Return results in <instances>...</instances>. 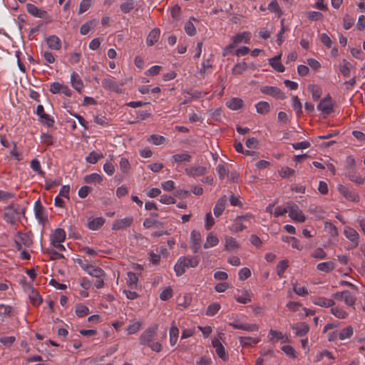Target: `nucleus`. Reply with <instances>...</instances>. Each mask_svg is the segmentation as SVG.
<instances>
[{
  "label": "nucleus",
  "instance_id": "obj_1",
  "mask_svg": "<svg viewBox=\"0 0 365 365\" xmlns=\"http://www.w3.org/2000/svg\"><path fill=\"white\" fill-rule=\"evenodd\" d=\"M200 262L197 256H182L174 266V270L177 276H182L187 268L196 267Z\"/></svg>",
  "mask_w": 365,
  "mask_h": 365
},
{
  "label": "nucleus",
  "instance_id": "obj_2",
  "mask_svg": "<svg viewBox=\"0 0 365 365\" xmlns=\"http://www.w3.org/2000/svg\"><path fill=\"white\" fill-rule=\"evenodd\" d=\"M24 213V207L19 205L11 204L4 208V219L6 222L15 225Z\"/></svg>",
  "mask_w": 365,
  "mask_h": 365
},
{
  "label": "nucleus",
  "instance_id": "obj_3",
  "mask_svg": "<svg viewBox=\"0 0 365 365\" xmlns=\"http://www.w3.org/2000/svg\"><path fill=\"white\" fill-rule=\"evenodd\" d=\"M252 219V215L247 214L245 215L237 216L230 227V230L233 232L242 231L248 227Z\"/></svg>",
  "mask_w": 365,
  "mask_h": 365
},
{
  "label": "nucleus",
  "instance_id": "obj_4",
  "mask_svg": "<svg viewBox=\"0 0 365 365\" xmlns=\"http://www.w3.org/2000/svg\"><path fill=\"white\" fill-rule=\"evenodd\" d=\"M289 216L294 222H304L307 217L299 206L293 202L288 203Z\"/></svg>",
  "mask_w": 365,
  "mask_h": 365
},
{
  "label": "nucleus",
  "instance_id": "obj_5",
  "mask_svg": "<svg viewBox=\"0 0 365 365\" xmlns=\"http://www.w3.org/2000/svg\"><path fill=\"white\" fill-rule=\"evenodd\" d=\"M14 242L16 248L18 250H21L23 246L29 247L33 244V240L31 235L28 233L17 232L14 237Z\"/></svg>",
  "mask_w": 365,
  "mask_h": 365
},
{
  "label": "nucleus",
  "instance_id": "obj_6",
  "mask_svg": "<svg viewBox=\"0 0 365 365\" xmlns=\"http://www.w3.org/2000/svg\"><path fill=\"white\" fill-rule=\"evenodd\" d=\"M317 108L324 117L329 115L334 110V103L331 97L329 95L325 96L320 101Z\"/></svg>",
  "mask_w": 365,
  "mask_h": 365
},
{
  "label": "nucleus",
  "instance_id": "obj_7",
  "mask_svg": "<svg viewBox=\"0 0 365 365\" xmlns=\"http://www.w3.org/2000/svg\"><path fill=\"white\" fill-rule=\"evenodd\" d=\"M26 10L29 14L34 17L46 19V22L51 23L52 21L51 18L48 15V13L45 10H42L38 8L33 4L29 3L26 4Z\"/></svg>",
  "mask_w": 365,
  "mask_h": 365
},
{
  "label": "nucleus",
  "instance_id": "obj_8",
  "mask_svg": "<svg viewBox=\"0 0 365 365\" xmlns=\"http://www.w3.org/2000/svg\"><path fill=\"white\" fill-rule=\"evenodd\" d=\"M344 235L350 242L351 248H356L359 245V235L354 228L346 226L344 229Z\"/></svg>",
  "mask_w": 365,
  "mask_h": 365
},
{
  "label": "nucleus",
  "instance_id": "obj_9",
  "mask_svg": "<svg viewBox=\"0 0 365 365\" xmlns=\"http://www.w3.org/2000/svg\"><path fill=\"white\" fill-rule=\"evenodd\" d=\"M158 325L155 324L145 330L139 338L141 344L148 345L157 333Z\"/></svg>",
  "mask_w": 365,
  "mask_h": 365
},
{
  "label": "nucleus",
  "instance_id": "obj_10",
  "mask_svg": "<svg viewBox=\"0 0 365 365\" xmlns=\"http://www.w3.org/2000/svg\"><path fill=\"white\" fill-rule=\"evenodd\" d=\"M102 86L108 91L121 93L123 84H119L113 78H108L102 80Z\"/></svg>",
  "mask_w": 365,
  "mask_h": 365
},
{
  "label": "nucleus",
  "instance_id": "obj_11",
  "mask_svg": "<svg viewBox=\"0 0 365 365\" xmlns=\"http://www.w3.org/2000/svg\"><path fill=\"white\" fill-rule=\"evenodd\" d=\"M133 222V218L131 216L126 217L123 219L115 220L112 225L113 230H124L129 227Z\"/></svg>",
  "mask_w": 365,
  "mask_h": 365
},
{
  "label": "nucleus",
  "instance_id": "obj_12",
  "mask_svg": "<svg viewBox=\"0 0 365 365\" xmlns=\"http://www.w3.org/2000/svg\"><path fill=\"white\" fill-rule=\"evenodd\" d=\"M229 325L236 329H242L248 332L257 331L259 326L256 324L241 323L239 322H233L229 323Z\"/></svg>",
  "mask_w": 365,
  "mask_h": 365
},
{
  "label": "nucleus",
  "instance_id": "obj_13",
  "mask_svg": "<svg viewBox=\"0 0 365 365\" xmlns=\"http://www.w3.org/2000/svg\"><path fill=\"white\" fill-rule=\"evenodd\" d=\"M260 91L269 96H271L277 99H284L285 98L282 91L277 87L274 86H262Z\"/></svg>",
  "mask_w": 365,
  "mask_h": 365
},
{
  "label": "nucleus",
  "instance_id": "obj_14",
  "mask_svg": "<svg viewBox=\"0 0 365 365\" xmlns=\"http://www.w3.org/2000/svg\"><path fill=\"white\" fill-rule=\"evenodd\" d=\"M34 213L38 222L43 225L47 221V215L45 209L39 200L36 201L34 205Z\"/></svg>",
  "mask_w": 365,
  "mask_h": 365
},
{
  "label": "nucleus",
  "instance_id": "obj_15",
  "mask_svg": "<svg viewBox=\"0 0 365 365\" xmlns=\"http://www.w3.org/2000/svg\"><path fill=\"white\" fill-rule=\"evenodd\" d=\"M251 38V34L249 31H243L232 36L231 47H236L241 43H248Z\"/></svg>",
  "mask_w": 365,
  "mask_h": 365
},
{
  "label": "nucleus",
  "instance_id": "obj_16",
  "mask_svg": "<svg viewBox=\"0 0 365 365\" xmlns=\"http://www.w3.org/2000/svg\"><path fill=\"white\" fill-rule=\"evenodd\" d=\"M212 344L215 349V352L217 356L223 361H227L229 359L228 354L225 351V349L218 339H214L212 341Z\"/></svg>",
  "mask_w": 365,
  "mask_h": 365
},
{
  "label": "nucleus",
  "instance_id": "obj_17",
  "mask_svg": "<svg viewBox=\"0 0 365 365\" xmlns=\"http://www.w3.org/2000/svg\"><path fill=\"white\" fill-rule=\"evenodd\" d=\"M46 42L49 48L55 51L61 49L62 43L61 40L56 35H51L46 38Z\"/></svg>",
  "mask_w": 365,
  "mask_h": 365
},
{
  "label": "nucleus",
  "instance_id": "obj_18",
  "mask_svg": "<svg viewBox=\"0 0 365 365\" xmlns=\"http://www.w3.org/2000/svg\"><path fill=\"white\" fill-rule=\"evenodd\" d=\"M227 200V197L224 195L221 197L216 202L213 209V212L216 217H219L223 213L226 207Z\"/></svg>",
  "mask_w": 365,
  "mask_h": 365
},
{
  "label": "nucleus",
  "instance_id": "obj_19",
  "mask_svg": "<svg viewBox=\"0 0 365 365\" xmlns=\"http://www.w3.org/2000/svg\"><path fill=\"white\" fill-rule=\"evenodd\" d=\"M207 172V168L204 166H192L185 169L187 175L192 177H199L205 175Z\"/></svg>",
  "mask_w": 365,
  "mask_h": 365
},
{
  "label": "nucleus",
  "instance_id": "obj_20",
  "mask_svg": "<svg viewBox=\"0 0 365 365\" xmlns=\"http://www.w3.org/2000/svg\"><path fill=\"white\" fill-rule=\"evenodd\" d=\"M292 329L295 331L298 336H305L309 330V327L304 322H300L292 326Z\"/></svg>",
  "mask_w": 365,
  "mask_h": 365
},
{
  "label": "nucleus",
  "instance_id": "obj_21",
  "mask_svg": "<svg viewBox=\"0 0 365 365\" xmlns=\"http://www.w3.org/2000/svg\"><path fill=\"white\" fill-rule=\"evenodd\" d=\"M71 83L72 87L78 93H81L83 88V83L80 76L76 72H73L71 75Z\"/></svg>",
  "mask_w": 365,
  "mask_h": 365
},
{
  "label": "nucleus",
  "instance_id": "obj_22",
  "mask_svg": "<svg viewBox=\"0 0 365 365\" xmlns=\"http://www.w3.org/2000/svg\"><path fill=\"white\" fill-rule=\"evenodd\" d=\"M85 271L91 276L96 278H103L105 277V272L100 267L88 265L85 268Z\"/></svg>",
  "mask_w": 365,
  "mask_h": 365
},
{
  "label": "nucleus",
  "instance_id": "obj_23",
  "mask_svg": "<svg viewBox=\"0 0 365 365\" xmlns=\"http://www.w3.org/2000/svg\"><path fill=\"white\" fill-rule=\"evenodd\" d=\"M66 232L61 228H57L51 236V244L56 242H63L66 239Z\"/></svg>",
  "mask_w": 365,
  "mask_h": 365
},
{
  "label": "nucleus",
  "instance_id": "obj_24",
  "mask_svg": "<svg viewBox=\"0 0 365 365\" xmlns=\"http://www.w3.org/2000/svg\"><path fill=\"white\" fill-rule=\"evenodd\" d=\"M354 65L346 59H343L339 66L340 73L345 77H349L351 75V70L354 68Z\"/></svg>",
  "mask_w": 365,
  "mask_h": 365
},
{
  "label": "nucleus",
  "instance_id": "obj_25",
  "mask_svg": "<svg viewBox=\"0 0 365 365\" xmlns=\"http://www.w3.org/2000/svg\"><path fill=\"white\" fill-rule=\"evenodd\" d=\"M313 303L322 307H331L334 306L335 301L334 299H327L325 297H317L313 300Z\"/></svg>",
  "mask_w": 365,
  "mask_h": 365
},
{
  "label": "nucleus",
  "instance_id": "obj_26",
  "mask_svg": "<svg viewBox=\"0 0 365 365\" xmlns=\"http://www.w3.org/2000/svg\"><path fill=\"white\" fill-rule=\"evenodd\" d=\"M105 221L103 217H96L88 222L87 227L91 230H98L103 225Z\"/></svg>",
  "mask_w": 365,
  "mask_h": 365
},
{
  "label": "nucleus",
  "instance_id": "obj_27",
  "mask_svg": "<svg viewBox=\"0 0 365 365\" xmlns=\"http://www.w3.org/2000/svg\"><path fill=\"white\" fill-rule=\"evenodd\" d=\"M281 56L282 55L279 54L269 59L270 66L278 72H284L285 70L284 66L280 62Z\"/></svg>",
  "mask_w": 365,
  "mask_h": 365
},
{
  "label": "nucleus",
  "instance_id": "obj_28",
  "mask_svg": "<svg viewBox=\"0 0 365 365\" xmlns=\"http://www.w3.org/2000/svg\"><path fill=\"white\" fill-rule=\"evenodd\" d=\"M113 161L114 156L113 155H110L106 163L103 165V167L104 172L110 176L113 175L115 170V166L113 163Z\"/></svg>",
  "mask_w": 365,
  "mask_h": 365
},
{
  "label": "nucleus",
  "instance_id": "obj_29",
  "mask_svg": "<svg viewBox=\"0 0 365 365\" xmlns=\"http://www.w3.org/2000/svg\"><path fill=\"white\" fill-rule=\"evenodd\" d=\"M260 341L259 337H251V336H240L239 337V341L242 346H250L253 344H257Z\"/></svg>",
  "mask_w": 365,
  "mask_h": 365
},
{
  "label": "nucleus",
  "instance_id": "obj_30",
  "mask_svg": "<svg viewBox=\"0 0 365 365\" xmlns=\"http://www.w3.org/2000/svg\"><path fill=\"white\" fill-rule=\"evenodd\" d=\"M160 31L159 29H153L148 34L147 37V44L148 46H153L155 43L160 37Z\"/></svg>",
  "mask_w": 365,
  "mask_h": 365
},
{
  "label": "nucleus",
  "instance_id": "obj_31",
  "mask_svg": "<svg viewBox=\"0 0 365 365\" xmlns=\"http://www.w3.org/2000/svg\"><path fill=\"white\" fill-rule=\"evenodd\" d=\"M226 106L231 110H237L243 106V101L240 98H233L227 101Z\"/></svg>",
  "mask_w": 365,
  "mask_h": 365
},
{
  "label": "nucleus",
  "instance_id": "obj_32",
  "mask_svg": "<svg viewBox=\"0 0 365 365\" xmlns=\"http://www.w3.org/2000/svg\"><path fill=\"white\" fill-rule=\"evenodd\" d=\"M219 242V240L216 235H215L212 232H210L207 237L206 242L204 244V248L208 249L212 247L216 246Z\"/></svg>",
  "mask_w": 365,
  "mask_h": 365
},
{
  "label": "nucleus",
  "instance_id": "obj_33",
  "mask_svg": "<svg viewBox=\"0 0 365 365\" xmlns=\"http://www.w3.org/2000/svg\"><path fill=\"white\" fill-rule=\"evenodd\" d=\"M141 327V323L135 319L131 320L126 329L128 334H133L137 333Z\"/></svg>",
  "mask_w": 365,
  "mask_h": 365
},
{
  "label": "nucleus",
  "instance_id": "obj_34",
  "mask_svg": "<svg viewBox=\"0 0 365 365\" xmlns=\"http://www.w3.org/2000/svg\"><path fill=\"white\" fill-rule=\"evenodd\" d=\"M225 249L226 250H231L237 249L240 247L239 243L237 240L230 236H226L225 237Z\"/></svg>",
  "mask_w": 365,
  "mask_h": 365
},
{
  "label": "nucleus",
  "instance_id": "obj_35",
  "mask_svg": "<svg viewBox=\"0 0 365 365\" xmlns=\"http://www.w3.org/2000/svg\"><path fill=\"white\" fill-rule=\"evenodd\" d=\"M335 268V264L332 261H327L319 263L317 269L324 272H329Z\"/></svg>",
  "mask_w": 365,
  "mask_h": 365
},
{
  "label": "nucleus",
  "instance_id": "obj_36",
  "mask_svg": "<svg viewBox=\"0 0 365 365\" xmlns=\"http://www.w3.org/2000/svg\"><path fill=\"white\" fill-rule=\"evenodd\" d=\"M138 282V277L136 274L133 272H128L126 279L128 286L132 289H135L137 287Z\"/></svg>",
  "mask_w": 365,
  "mask_h": 365
},
{
  "label": "nucleus",
  "instance_id": "obj_37",
  "mask_svg": "<svg viewBox=\"0 0 365 365\" xmlns=\"http://www.w3.org/2000/svg\"><path fill=\"white\" fill-rule=\"evenodd\" d=\"M178 335H179V329L175 325V324L173 323L170 328V344L171 346H174L176 344V342L178 341Z\"/></svg>",
  "mask_w": 365,
  "mask_h": 365
},
{
  "label": "nucleus",
  "instance_id": "obj_38",
  "mask_svg": "<svg viewBox=\"0 0 365 365\" xmlns=\"http://www.w3.org/2000/svg\"><path fill=\"white\" fill-rule=\"evenodd\" d=\"M97 24V21L93 19L83 24L80 28V32L82 35H86L91 29L94 28Z\"/></svg>",
  "mask_w": 365,
  "mask_h": 365
},
{
  "label": "nucleus",
  "instance_id": "obj_39",
  "mask_svg": "<svg viewBox=\"0 0 365 365\" xmlns=\"http://www.w3.org/2000/svg\"><path fill=\"white\" fill-rule=\"evenodd\" d=\"M257 112L260 114H266L270 110V105L266 101H259L255 105Z\"/></svg>",
  "mask_w": 365,
  "mask_h": 365
},
{
  "label": "nucleus",
  "instance_id": "obj_40",
  "mask_svg": "<svg viewBox=\"0 0 365 365\" xmlns=\"http://www.w3.org/2000/svg\"><path fill=\"white\" fill-rule=\"evenodd\" d=\"M342 300L347 306L352 307L355 304L356 297L349 291L345 290L344 291Z\"/></svg>",
  "mask_w": 365,
  "mask_h": 365
},
{
  "label": "nucleus",
  "instance_id": "obj_41",
  "mask_svg": "<svg viewBox=\"0 0 365 365\" xmlns=\"http://www.w3.org/2000/svg\"><path fill=\"white\" fill-rule=\"evenodd\" d=\"M331 313L339 319H346L348 317V313L341 307H331Z\"/></svg>",
  "mask_w": 365,
  "mask_h": 365
},
{
  "label": "nucleus",
  "instance_id": "obj_42",
  "mask_svg": "<svg viewBox=\"0 0 365 365\" xmlns=\"http://www.w3.org/2000/svg\"><path fill=\"white\" fill-rule=\"evenodd\" d=\"M354 330L351 326H347L344 329H341L339 333V338L341 340H345L351 338L353 335Z\"/></svg>",
  "mask_w": 365,
  "mask_h": 365
},
{
  "label": "nucleus",
  "instance_id": "obj_43",
  "mask_svg": "<svg viewBox=\"0 0 365 365\" xmlns=\"http://www.w3.org/2000/svg\"><path fill=\"white\" fill-rule=\"evenodd\" d=\"M217 172L220 180H223L229 174V169L227 168L226 163L222 162L217 166Z\"/></svg>",
  "mask_w": 365,
  "mask_h": 365
},
{
  "label": "nucleus",
  "instance_id": "obj_44",
  "mask_svg": "<svg viewBox=\"0 0 365 365\" xmlns=\"http://www.w3.org/2000/svg\"><path fill=\"white\" fill-rule=\"evenodd\" d=\"M173 158L175 163H180L182 162H190L192 157L187 153L175 154L173 155Z\"/></svg>",
  "mask_w": 365,
  "mask_h": 365
},
{
  "label": "nucleus",
  "instance_id": "obj_45",
  "mask_svg": "<svg viewBox=\"0 0 365 365\" xmlns=\"http://www.w3.org/2000/svg\"><path fill=\"white\" fill-rule=\"evenodd\" d=\"M84 181L86 183L101 182L103 177L98 173H92L84 177Z\"/></svg>",
  "mask_w": 365,
  "mask_h": 365
},
{
  "label": "nucleus",
  "instance_id": "obj_46",
  "mask_svg": "<svg viewBox=\"0 0 365 365\" xmlns=\"http://www.w3.org/2000/svg\"><path fill=\"white\" fill-rule=\"evenodd\" d=\"M29 298H30L31 303L34 306H38L43 302V299H42L41 295L36 291H35L34 289L30 292Z\"/></svg>",
  "mask_w": 365,
  "mask_h": 365
},
{
  "label": "nucleus",
  "instance_id": "obj_47",
  "mask_svg": "<svg viewBox=\"0 0 365 365\" xmlns=\"http://www.w3.org/2000/svg\"><path fill=\"white\" fill-rule=\"evenodd\" d=\"M103 158V155L102 153H98L95 151H93L88 154V155L86 158V160L87 163L91 164H96L98 160L101 158Z\"/></svg>",
  "mask_w": 365,
  "mask_h": 365
},
{
  "label": "nucleus",
  "instance_id": "obj_48",
  "mask_svg": "<svg viewBox=\"0 0 365 365\" xmlns=\"http://www.w3.org/2000/svg\"><path fill=\"white\" fill-rule=\"evenodd\" d=\"M269 336H271V340L276 339L277 340H284V341H288V337L284 335L281 331L270 329L269 331Z\"/></svg>",
  "mask_w": 365,
  "mask_h": 365
},
{
  "label": "nucleus",
  "instance_id": "obj_49",
  "mask_svg": "<svg viewBox=\"0 0 365 365\" xmlns=\"http://www.w3.org/2000/svg\"><path fill=\"white\" fill-rule=\"evenodd\" d=\"M244 296H235V300L240 304H247L252 301L251 294L247 290L243 292Z\"/></svg>",
  "mask_w": 365,
  "mask_h": 365
},
{
  "label": "nucleus",
  "instance_id": "obj_50",
  "mask_svg": "<svg viewBox=\"0 0 365 365\" xmlns=\"http://www.w3.org/2000/svg\"><path fill=\"white\" fill-rule=\"evenodd\" d=\"M148 140L155 145H163L166 141L165 137L155 134L150 135Z\"/></svg>",
  "mask_w": 365,
  "mask_h": 365
},
{
  "label": "nucleus",
  "instance_id": "obj_51",
  "mask_svg": "<svg viewBox=\"0 0 365 365\" xmlns=\"http://www.w3.org/2000/svg\"><path fill=\"white\" fill-rule=\"evenodd\" d=\"M247 69V65L245 62L242 61L237 63L232 68V73L236 75L242 74Z\"/></svg>",
  "mask_w": 365,
  "mask_h": 365
},
{
  "label": "nucleus",
  "instance_id": "obj_52",
  "mask_svg": "<svg viewBox=\"0 0 365 365\" xmlns=\"http://www.w3.org/2000/svg\"><path fill=\"white\" fill-rule=\"evenodd\" d=\"M173 295V289L170 287H165L160 294V299L166 301L170 299Z\"/></svg>",
  "mask_w": 365,
  "mask_h": 365
},
{
  "label": "nucleus",
  "instance_id": "obj_53",
  "mask_svg": "<svg viewBox=\"0 0 365 365\" xmlns=\"http://www.w3.org/2000/svg\"><path fill=\"white\" fill-rule=\"evenodd\" d=\"M93 5L92 0H82L79 4L78 14H82Z\"/></svg>",
  "mask_w": 365,
  "mask_h": 365
},
{
  "label": "nucleus",
  "instance_id": "obj_54",
  "mask_svg": "<svg viewBox=\"0 0 365 365\" xmlns=\"http://www.w3.org/2000/svg\"><path fill=\"white\" fill-rule=\"evenodd\" d=\"M31 169L37 173L39 175L43 176L45 173L41 170V164L38 160L34 159L31 162L30 165Z\"/></svg>",
  "mask_w": 365,
  "mask_h": 365
},
{
  "label": "nucleus",
  "instance_id": "obj_55",
  "mask_svg": "<svg viewBox=\"0 0 365 365\" xmlns=\"http://www.w3.org/2000/svg\"><path fill=\"white\" fill-rule=\"evenodd\" d=\"M76 314L79 317H83L89 314V309L83 304H78L76 307Z\"/></svg>",
  "mask_w": 365,
  "mask_h": 365
},
{
  "label": "nucleus",
  "instance_id": "obj_56",
  "mask_svg": "<svg viewBox=\"0 0 365 365\" xmlns=\"http://www.w3.org/2000/svg\"><path fill=\"white\" fill-rule=\"evenodd\" d=\"M220 309V304L218 303H212L207 307L206 314L207 316H214Z\"/></svg>",
  "mask_w": 365,
  "mask_h": 365
},
{
  "label": "nucleus",
  "instance_id": "obj_57",
  "mask_svg": "<svg viewBox=\"0 0 365 365\" xmlns=\"http://www.w3.org/2000/svg\"><path fill=\"white\" fill-rule=\"evenodd\" d=\"M12 307L11 306H5L0 304V320H4V317L9 316L11 313Z\"/></svg>",
  "mask_w": 365,
  "mask_h": 365
},
{
  "label": "nucleus",
  "instance_id": "obj_58",
  "mask_svg": "<svg viewBox=\"0 0 365 365\" xmlns=\"http://www.w3.org/2000/svg\"><path fill=\"white\" fill-rule=\"evenodd\" d=\"M120 169L123 173H128L130 169V165L128 160L125 158H122L119 163Z\"/></svg>",
  "mask_w": 365,
  "mask_h": 365
},
{
  "label": "nucleus",
  "instance_id": "obj_59",
  "mask_svg": "<svg viewBox=\"0 0 365 365\" xmlns=\"http://www.w3.org/2000/svg\"><path fill=\"white\" fill-rule=\"evenodd\" d=\"M214 225H215V220L212 215V213L207 212L205 215V230H210Z\"/></svg>",
  "mask_w": 365,
  "mask_h": 365
},
{
  "label": "nucleus",
  "instance_id": "obj_60",
  "mask_svg": "<svg viewBox=\"0 0 365 365\" xmlns=\"http://www.w3.org/2000/svg\"><path fill=\"white\" fill-rule=\"evenodd\" d=\"M191 235L193 240V245L192 247V249L194 252H197L200 246V235L196 234L195 231H193Z\"/></svg>",
  "mask_w": 365,
  "mask_h": 365
},
{
  "label": "nucleus",
  "instance_id": "obj_61",
  "mask_svg": "<svg viewBox=\"0 0 365 365\" xmlns=\"http://www.w3.org/2000/svg\"><path fill=\"white\" fill-rule=\"evenodd\" d=\"M281 349L289 357L295 358L297 356L296 351L293 346L290 345H284Z\"/></svg>",
  "mask_w": 365,
  "mask_h": 365
},
{
  "label": "nucleus",
  "instance_id": "obj_62",
  "mask_svg": "<svg viewBox=\"0 0 365 365\" xmlns=\"http://www.w3.org/2000/svg\"><path fill=\"white\" fill-rule=\"evenodd\" d=\"M120 10L123 13L127 14L134 8V3L133 1H126L120 4Z\"/></svg>",
  "mask_w": 365,
  "mask_h": 365
},
{
  "label": "nucleus",
  "instance_id": "obj_63",
  "mask_svg": "<svg viewBox=\"0 0 365 365\" xmlns=\"http://www.w3.org/2000/svg\"><path fill=\"white\" fill-rule=\"evenodd\" d=\"M40 121L47 125L48 127H52L54 124V120L50 117L49 115L45 113L43 116L41 115Z\"/></svg>",
  "mask_w": 365,
  "mask_h": 365
},
{
  "label": "nucleus",
  "instance_id": "obj_64",
  "mask_svg": "<svg viewBox=\"0 0 365 365\" xmlns=\"http://www.w3.org/2000/svg\"><path fill=\"white\" fill-rule=\"evenodd\" d=\"M288 267L287 262L284 260L280 261L277 266V273L282 277Z\"/></svg>",
  "mask_w": 365,
  "mask_h": 365
}]
</instances>
